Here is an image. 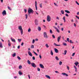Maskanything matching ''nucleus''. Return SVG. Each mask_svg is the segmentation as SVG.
Returning a JSON list of instances; mask_svg holds the SVG:
<instances>
[{
	"instance_id": "nucleus-45",
	"label": "nucleus",
	"mask_w": 79,
	"mask_h": 79,
	"mask_svg": "<svg viewBox=\"0 0 79 79\" xmlns=\"http://www.w3.org/2000/svg\"><path fill=\"white\" fill-rule=\"evenodd\" d=\"M35 42V40L34 39H33L32 40V44H34Z\"/></svg>"
},
{
	"instance_id": "nucleus-49",
	"label": "nucleus",
	"mask_w": 79,
	"mask_h": 79,
	"mask_svg": "<svg viewBox=\"0 0 79 79\" xmlns=\"http://www.w3.org/2000/svg\"><path fill=\"white\" fill-rule=\"evenodd\" d=\"M35 23H38V21L37 19H35Z\"/></svg>"
},
{
	"instance_id": "nucleus-42",
	"label": "nucleus",
	"mask_w": 79,
	"mask_h": 79,
	"mask_svg": "<svg viewBox=\"0 0 79 79\" xmlns=\"http://www.w3.org/2000/svg\"><path fill=\"white\" fill-rule=\"evenodd\" d=\"M25 16H26V19H27V14H26L25 15Z\"/></svg>"
},
{
	"instance_id": "nucleus-33",
	"label": "nucleus",
	"mask_w": 79,
	"mask_h": 79,
	"mask_svg": "<svg viewBox=\"0 0 79 79\" xmlns=\"http://www.w3.org/2000/svg\"><path fill=\"white\" fill-rule=\"evenodd\" d=\"M69 42H70V44H73L74 43V42H73V41H72L71 40H70Z\"/></svg>"
},
{
	"instance_id": "nucleus-64",
	"label": "nucleus",
	"mask_w": 79,
	"mask_h": 79,
	"mask_svg": "<svg viewBox=\"0 0 79 79\" xmlns=\"http://www.w3.org/2000/svg\"><path fill=\"white\" fill-rule=\"evenodd\" d=\"M75 22H76V23H78V21H77V20L76 19V20H75Z\"/></svg>"
},
{
	"instance_id": "nucleus-55",
	"label": "nucleus",
	"mask_w": 79,
	"mask_h": 79,
	"mask_svg": "<svg viewBox=\"0 0 79 79\" xmlns=\"http://www.w3.org/2000/svg\"><path fill=\"white\" fill-rule=\"evenodd\" d=\"M37 70H38V71H40V68H38Z\"/></svg>"
},
{
	"instance_id": "nucleus-8",
	"label": "nucleus",
	"mask_w": 79,
	"mask_h": 79,
	"mask_svg": "<svg viewBox=\"0 0 79 79\" xmlns=\"http://www.w3.org/2000/svg\"><path fill=\"white\" fill-rule=\"evenodd\" d=\"M40 66L41 68H42V69H44V66L42 64H40Z\"/></svg>"
},
{
	"instance_id": "nucleus-35",
	"label": "nucleus",
	"mask_w": 79,
	"mask_h": 79,
	"mask_svg": "<svg viewBox=\"0 0 79 79\" xmlns=\"http://www.w3.org/2000/svg\"><path fill=\"white\" fill-rule=\"evenodd\" d=\"M33 53H34V54H35V55H36V56H38V54H37V53L33 51Z\"/></svg>"
},
{
	"instance_id": "nucleus-53",
	"label": "nucleus",
	"mask_w": 79,
	"mask_h": 79,
	"mask_svg": "<svg viewBox=\"0 0 79 79\" xmlns=\"http://www.w3.org/2000/svg\"><path fill=\"white\" fill-rule=\"evenodd\" d=\"M32 59H33V60H35V57H34V56H33V57H32Z\"/></svg>"
},
{
	"instance_id": "nucleus-26",
	"label": "nucleus",
	"mask_w": 79,
	"mask_h": 79,
	"mask_svg": "<svg viewBox=\"0 0 79 79\" xmlns=\"http://www.w3.org/2000/svg\"><path fill=\"white\" fill-rule=\"evenodd\" d=\"M66 53H67V50H65L64 51V55H66Z\"/></svg>"
},
{
	"instance_id": "nucleus-61",
	"label": "nucleus",
	"mask_w": 79,
	"mask_h": 79,
	"mask_svg": "<svg viewBox=\"0 0 79 79\" xmlns=\"http://www.w3.org/2000/svg\"><path fill=\"white\" fill-rule=\"evenodd\" d=\"M55 73H58V74L59 73L58 71H55Z\"/></svg>"
},
{
	"instance_id": "nucleus-6",
	"label": "nucleus",
	"mask_w": 79,
	"mask_h": 79,
	"mask_svg": "<svg viewBox=\"0 0 79 79\" xmlns=\"http://www.w3.org/2000/svg\"><path fill=\"white\" fill-rule=\"evenodd\" d=\"M2 14L3 16H4V15H6V10H4L2 12Z\"/></svg>"
},
{
	"instance_id": "nucleus-41",
	"label": "nucleus",
	"mask_w": 79,
	"mask_h": 79,
	"mask_svg": "<svg viewBox=\"0 0 79 79\" xmlns=\"http://www.w3.org/2000/svg\"><path fill=\"white\" fill-rule=\"evenodd\" d=\"M18 40L19 42H21V39H18Z\"/></svg>"
},
{
	"instance_id": "nucleus-20",
	"label": "nucleus",
	"mask_w": 79,
	"mask_h": 79,
	"mask_svg": "<svg viewBox=\"0 0 79 79\" xmlns=\"http://www.w3.org/2000/svg\"><path fill=\"white\" fill-rule=\"evenodd\" d=\"M65 12H66V13H70V12L69 11V10H65Z\"/></svg>"
},
{
	"instance_id": "nucleus-52",
	"label": "nucleus",
	"mask_w": 79,
	"mask_h": 79,
	"mask_svg": "<svg viewBox=\"0 0 79 79\" xmlns=\"http://www.w3.org/2000/svg\"><path fill=\"white\" fill-rule=\"evenodd\" d=\"M54 4L55 6H58V5H57L55 3H54Z\"/></svg>"
},
{
	"instance_id": "nucleus-40",
	"label": "nucleus",
	"mask_w": 79,
	"mask_h": 79,
	"mask_svg": "<svg viewBox=\"0 0 79 79\" xmlns=\"http://www.w3.org/2000/svg\"><path fill=\"white\" fill-rule=\"evenodd\" d=\"M7 8L9 10H10V11H11V9L10 8V7L8 6Z\"/></svg>"
},
{
	"instance_id": "nucleus-58",
	"label": "nucleus",
	"mask_w": 79,
	"mask_h": 79,
	"mask_svg": "<svg viewBox=\"0 0 79 79\" xmlns=\"http://www.w3.org/2000/svg\"><path fill=\"white\" fill-rule=\"evenodd\" d=\"M74 27H76V24H75V23H74Z\"/></svg>"
},
{
	"instance_id": "nucleus-11",
	"label": "nucleus",
	"mask_w": 79,
	"mask_h": 79,
	"mask_svg": "<svg viewBox=\"0 0 79 79\" xmlns=\"http://www.w3.org/2000/svg\"><path fill=\"white\" fill-rule=\"evenodd\" d=\"M60 39H61V36H59L58 37V38H57L58 42H60Z\"/></svg>"
},
{
	"instance_id": "nucleus-37",
	"label": "nucleus",
	"mask_w": 79,
	"mask_h": 79,
	"mask_svg": "<svg viewBox=\"0 0 79 79\" xmlns=\"http://www.w3.org/2000/svg\"><path fill=\"white\" fill-rule=\"evenodd\" d=\"M50 32L51 34H53V31H52V30L51 29L50 30Z\"/></svg>"
},
{
	"instance_id": "nucleus-46",
	"label": "nucleus",
	"mask_w": 79,
	"mask_h": 79,
	"mask_svg": "<svg viewBox=\"0 0 79 79\" xmlns=\"http://www.w3.org/2000/svg\"><path fill=\"white\" fill-rule=\"evenodd\" d=\"M24 12L26 13L27 12V10L26 9H24Z\"/></svg>"
},
{
	"instance_id": "nucleus-54",
	"label": "nucleus",
	"mask_w": 79,
	"mask_h": 79,
	"mask_svg": "<svg viewBox=\"0 0 79 79\" xmlns=\"http://www.w3.org/2000/svg\"><path fill=\"white\" fill-rule=\"evenodd\" d=\"M75 2L77 4V5H79V4L78 3V2H77V1H76Z\"/></svg>"
},
{
	"instance_id": "nucleus-3",
	"label": "nucleus",
	"mask_w": 79,
	"mask_h": 79,
	"mask_svg": "<svg viewBox=\"0 0 79 79\" xmlns=\"http://www.w3.org/2000/svg\"><path fill=\"white\" fill-rule=\"evenodd\" d=\"M43 35L45 39H48V35H47V33L46 32H44L43 33Z\"/></svg>"
},
{
	"instance_id": "nucleus-62",
	"label": "nucleus",
	"mask_w": 79,
	"mask_h": 79,
	"mask_svg": "<svg viewBox=\"0 0 79 79\" xmlns=\"http://www.w3.org/2000/svg\"><path fill=\"white\" fill-rule=\"evenodd\" d=\"M23 45H24V43H22L21 44V45L22 46H23Z\"/></svg>"
},
{
	"instance_id": "nucleus-36",
	"label": "nucleus",
	"mask_w": 79,
	"mask_h": 79,
	"mask_svg": "<svg viewBox=\"0 0 79 79\" xmlns=\"http://www.w3.org/2000/svg\"><path fill=\"white\" fill-rule=\"evenodd\" d=\"M19 69H22V66L21 65H19Z\"/></svg>"
},
{
	"instance_id": "nucleus-4",
	"label": "nucleus",
	"mask_w": 79,
	"mask_h": 79,
	"mask_svg": "<svg viewBox=\"0 0 79 79\" xmlns=\"http://www.w3.org/2000/svg\"><path fill=\"white\" fill-rule=\"evenodd\" d=\"M47 20L48 22H50L51 21V17L49 15L47 16Z\"/></svg>"
},
{
	"instance_id": "nucleus-19",
	"label": "nucleus",
	"mask_w": 79,
	"mask_h": 79,
	"mask_svg": "<svg viewBox=\"0 0 79 79\" xmlns=\"http://www.w3.org/2000/svg\"><path fill=\"white\" fill-rule=\"evenodd\" d=\"M50 54L52 56L53 55V51L52 50H51Z\"/></svg>"
},
{
	"instance_id": "nucleus-60",
	"label": "nucleus",
	"mask_w": 79,
	"mask_h": 79,
	"mask_svg": "<svg viewBox=\"0 0 79 79\" xmlns=\"http://www.w3.org/2000/svg\"><path fill=\"white\" fill-rule=\"evenodd\" d=\"M74 68L75 69H77V67H76V66L74 65Z\"/></svg>"
},
{
	"instance_id": "nucleus-5",
	"label": "nucleus",
	"mask_w": 79,
	"mask_h": 79,
	"mask_svg": "<svg viewBox=\"0 0 79 79\" xmlns=\"http://www.w3.org/2000/svg\"><path fill=\"white\" fill-rule=\"evenodd\" d=\"M31 65L33 67V68H35L36 67V65L35 64V63H31Z\"/></svg>"
},
{
	"instance_id": "nucleus-63",
	"label": "nucleus",
	"mask_w": 79,
	"mask_h": 79,
	"mask_svg": "<svg viewBox=\"0 0 79 79\" xmlns=\"http://www.w3.org/2000/svg\"><path fill=\"white\" fill-rule=\"evenodd\" d=\"M76 18H77V19H79V17H78L77 16H76Z\"/></svg>"
},
{
	"instance_id": "nucleus-59",
	"label": "nucleus",
	"mask_w": 79,
	"mask_h": 79,
	"mask_svg": "<svg viewBox=\"0 0 79 79\" xmlns=\"http://www.w3.org/2000/svg\"><path fill=\"white\" fill-rule=\"evenodd\" d=\"M28 76L29 79H31V77H30V75H28Z\"/></svg>"
},
{
	"instance_id": "nucleus-28",
	"label": "nucleus",
	"mask_w": 79,
	"mask_h": 79,
	"mask_svg": "<svg viewBox=\"0 0 79 79\" xmlns=\"http://www.w3.org/2000/svg\"><path fill=\"white\" fill-rule=\"evenodd\" d=\"M16 56V53H15L12 54V56L13 57H15Z\"/></svg>"
},
{
	"instance_id": "nucleus-24",
	"label": "nucleus",
	"mask_w": 79,
	"mask_h": 79,
	"mask_svg": "<svg viewBox=\"0 0 79 79\" xmlns=\"http://www.w3.org/2000/svg\"><path fill=\"white\" fill-rule=\"evenodd\" d=\"M27 62L29 64H31V61L29 60H28Z\"/></svg>"
},
{
	"instance_id": "nucleus-17",
	"label": "nucleus",
	"mask_w": 79,
	"mask_h": 79,
	"mask_svg": "<svg viewBox=\"0 0 79 79\" xmlns=\"http://www.w3.org/2000/svg\"><path fill=\"white\" fill-rule=\"evenodd\" d=\"M75 65H76V66H77V65L79 64V62H77L74 63Z\"/></svg>"
},
{
	"instance_id": "nucleus-9",
	"label": "nucleus",
	"mask_w": 79,
	"mask_h": 79,
	"mask_svg": "<svg viewBox=\"0 0 79 79\" xmlns=\"http://www.w3.org/2000/svg\"><path fill=\"white\" fill-rule=\"evenodd\" d=\"M53 27L55 29H56V31L58 33H60V31L56 27Z\"/></svg>"
},
{
	"instance_id": "nucleus-18",
	"label": "nucleus",
	"mask_w": 79,
	"mask_h": 79,
	"mask_svg": "<svg viewBox=\"0 0 79 79\" xmlns=\"http://www.w3.org/2000/svg\"><path fill=\"white\" fill-rule=\"evenodd\" d=\"M61 13L62 15H64V10H61Z\"/></svg>"
},
{
	"instance_id": "nucleus-13",
	"label": "nucleus",
	"mask_w": 79,
	"mask_h": 79,
	"mask_svg": "<svg viewBox=\"0 0 79 79\" xmlns=\"http://www.w3.org/2000/svg\"><path fill=\"white\" fill-rule=\"evenodd\" d=\"M45 76L46 77V78H48V79H50L51 78L48 75H46Z\"/></svg>"
},
{
	"instance_id": "nucleus-34",
	"label": "nucleus",
	"mask_w": 79,
	"mask_h": 79,
	"mask_svg": "<svg viewBox=\"0 0 79 79\" xmlns=\"http://www.w3.org/2000/svg\"><path fill=\"white\" fill-rule=\"evenodd\" d=\"M45 46L47 48H48L49 47V46H48V45L47 44H46Z\"/></svg>"
},
{
	"instance_id": "nucleus-38",
	"label": "nucleus",
	"mask_w": 79,
	"mask_h": 79,
	"mask_svg": "<svg viewBox=\"0 0 79 79\" xmlns=\"http://www.w3.org/2000/svg\"><path fill=\"white\" fill-rule=\"evenodd\" d=\"M31 48H34V45H31Z\"/></svg>"
},
{
	"instance_id": "nucleus-12",
	"label": "nucleus",
	"mask_w": 79,
	"mask_h": 79,
	"mask_svg": "<svg viewBox=\"0 0 79 79\" xmlns=\"http://www.w3.org/2000/svg\"><path fill=\"white\" fill-rule=\"evenodd\" d=\"M62 74L63 76H68V74L65 73H62Z\"/></svg>"
},
{
	"instance_id": "nucleus-2",
	"label": "nucleus",
	"mask_w": 79,
	"mask_h": 79,
	"mask_svg": "<svg viewBox=\"0 0 79 79\" xmlns=\"http://www.w3.org/2000/svg\"><path fill=\"white\" fill-rule=\"evenodd\" d=\"M18 29L20 31L21 35L23 34V29L22 28V26H19L18 27Z\"/></svg>"
},
{
	"instance_id": "nucleus-32",
	"label": "nucleus",
	"mask_w": 79,
	"mask_h": 79,
	"mask_svg": "<svg viewBox=\"0 0 79 79\" xmlns=\"http://www.w3.org/2000/svg\"><path fill=\"white\" fill-rule=\"evenodd\" d=\"M63 20H64V22H66V20L65 19V16H64L63 18Z\"/></svg>"
},
{
	"instance_id": "nucleus-56",
	"label": "nucleus",
	"mask_w": 79,
	"mask_h": 79,
	"mask_svg": "<svg viewBox=\"0 0 79 79\" xmlns=\"http://www.w3.org/2000/svg\"><path fill=\"white\" fill-rule=\"evenodd\" d=\"M74 55H75V53H73V54H72V56H74Z\"/></svg>"
},
{
	"instance_id": "nucleus-43",
	"label": "nucleus",
	"mask_w": 79,
	"mask_h": 79,
	"mask_svg": "<svg viewBox=\"0 0 79 79\" xmlns=\"http://www.w3.org/2000/svg\"><path fill=\"white\" fill-rule=\"evenodd\" d=\"M67 40L68 42H69V38H67Z\"/></svg>"
},
{
	"instance_id": "nucleus-48",
	"label": "nucleus",
	"mask_w": 79,
	"mask_h": 79,
	"mask_svg": "<svg viewBox=\"0 0 79 79\" xmlns=\"http://www.w3.org/2000/svg\"><path fill=\"white\" fill-rule=\"evenodd\" d=\"M65 16L67 17H68V16H69V15H68V14H65Z\"/></svg>"
},
{
	"instance_id": "nucleus-1",
	"label": "nucleus",
	"mask_w": 79,
	"mask_h": 79,
	"mask_svg": "<svg viewBox=\"0 0 79 79\" xmlns=\"http://www.w3.org/2000/svg\"><path fill=\"white\" fill-rule=\"evenodd\" d=\"M28 14L30 15L31 13H32L33 14V13H34V10H32V9H31V8H28Z\"/></svg>"
},
{
	"instance_id": "nucleus-15",
	"label": "nucleus",
	"mask_w": 79,
	"mask_h": 79,
	"mask_svg": "<svg viewBox=\"0 0 79 79\" xmlns=\"http://www.w3.org/2000/svg\"><path fill=\"white\" fill-rule=\"evenodd\" d=\"M35 6L36 10H37V1H35Z\"/></svg>"
},
{
	"instance_id": "nucleus-22",
	"label": "nucleus",
	"mask_w": 79,
	"mask_h": 79,
	"mask_svg": "<svg viewBox=\"0 0 79 79\" xmlns=\"http://www.w3.org/2000/svg\"><path fill=\"white\" fill-rule=\"evenodd\" d=\"M55 59L57 60V61H58V60H59V58L57 56L55 57Z\"/></svg>"
},
{
	"instance_id": "nucleus-25",
	"label": "nucleus",
	"mask_w": 79,
	"mask_h": 79,
	"mask_svg": "<svg viewBox=\"0 0 79 79\" xmlns=\"http://www.w3.org/2000/svg\"><path fill=\"white\" fill-rule=\"evenodd\" d=\"M19 75H22L23 73H21V71H19Z\"/></svg>"
},
{
	"instance_id": "nucleus-16",
	"label": "nucleus",
	"mask_w": 79,
	"mask_h": 79,
	"mask_svg": "<svg viewBox=\"0 0 79 79\" xmlns=\"http://www.w3.org/2000/svg\"><path fill=\"white\" fill-rule=\"evenodd\" d=\"M38 31H41V28L40 27H38Z\"/></svg>"
},
{
	"instance_id": "nucleus-30",
	"label": "nucleus",
	"mask_w": 79,
	"mask_h": 79,
	"mask_svg": "<svg viewBox=\"0 0 79 79\" xmlns=\"http://www.w3.org/2000/svg\"><path fill=\"white\" fill-rule=\"evenodd\" d=\"M40 8H42V4L40 3Z\"/></svg>"
},
{
	"instance_id": "nucleus-57",
	"label": "nucleus",
	"mask_w": 79,
	"mask_h": 79,
	"mask_svg": "<svg viewBox=\"0 0 79 79\" xmlns=\"http://www.w3.org/2000/svg\"><path fill=\"white\" fill-rule=\"evenodd\" d=\"M67 68L68 70H69V67L68 66H67Z\"/></svg>"
},
{
	"instance_id": "nucleus-39",
	"label": "nucleus",
	"mask_w": 79,
	"mask_h": 79,
	"mask_svg": "<svg viewBox=\"0 0 79 79\" xmlns=\"http://www.w3.org/2000/svg\"><path fill=\"white\" fill-rule=\"evenodd\" d=\"M63 45H64V46H66V45H67V44L65 43H63Z\"/></svg>"
},
{
	"instance_id": "nucleus-23",
	"label": "nucleus",
	"mask_w": 79,
	"mask_h": 79,
	"mask_svg": "<svg viewBox=\"0 0 79 79\" xmlns=\"http://www.w3.org/2000/svg\"><path fill=\"white\" fill-rule=\"evenodd\" d=\"M54 45H55V46H60V45H61L60 44H56V43H54Z\"/></svg>"
},
{
	"instance_id": "nucleus-44",
	"label": "nucleus",
	"mask_w": 79,
	"mask_h": 79,
	"mask_svg": "<svg viewBox=\"0 0 79 79\" xmlns=\"http://www.w3.org/2000/svg\"><path fill=\"white\" fill-rule=\"evenodd\" d=\"M52 37L53 39H55V35H52Z\"/></svg>"
},
{
	"instance_id": "nucleus-27",
	"label": "nucleus",
	"mask_w": 79,
	"mask_h": 79,
	"mask_svg": "<svg viewBox=\"0 0 79 79\" xmlns=\"http://www.w3.org/2000/svg\"><path fill=\"white\" fill-rule=\"evenodd\" d=\"M31 31V29L30 28H29L28 30V32H30Z\"/></svg>"
},
{
	"instance_id": "nucleus-31",
	"label": "nucleus",
	"mask_w": 79,
	"mask_h": 79,
	"mask_svg": "<svg viewBox=\"0 0 79 79\" xmlns=\"http://www.w3.org/2000/svg\"><path fill=\"white\" fill-rule=\"evenodd\" d=\"M17 58L19 60H21V58L19 56H17Z\"/></svg>"
},
{
	"instance_id": "nucleus-10",
	"label": "nucleus",
	"mask_w": 79,
	"mask_h": 79,
	"mask_svg": "<svg viewBox=\"0 0 79 79\" xmlns=\"http://www.w3.org/2000/svg\"><path fill=\"white\" fill-rule=\"evenodd\" d=\"M10 39L13 42H16V40H15V39H12V38H10Z\"/></svg>"
},
{
	"instance_id": "nucleus-47",
	"label": "nucleus",
	"mask_w": 79,
	"mask_h": 79,
	"mask_svg": "<svg viewBox=\"0 0 79 79\" xmlns=\"http://www.w3.org/2000/svg\"><path fill=\"white\" fill-rule=\"evenodd\" d=\"M39 57L40 58V59H42V56L40 55V54L39 55Z\"/></svg>"
},
{
	"instance_id": "nucleus-7",
	"label": "nucleus",
	"mask_w": 79,
	"mask_h": 79,
	"mask_svg": "<svg viewBox=\"0 0 79 79\" xmlns=\"http://www.w3.org/2000/svg\"><path fill=\"white\" fill-rule=\"evenodd\" d=\"M28 55L30 56H32V53L30 51H28Z\"/></svg>"
},
{
	"instance_id": "nucleus-50",
	"label": "nucleus",
	"mask_w": 79,
	"mask_h": 79,
	"mask_svg": "<svg viewBox=\"0 0 79 79\" xmlns=\"http://www.w3.org/2000/svg\"><path fill=\"white\" fill-rule=\"evenodd\" d=\"M56 19H57V20H60V18L59 17H57L56 18Z\"/></svg>"
},
{
	"instance_id": "nucleus-29",
	"label": "nucleus",
	"mask_w": 79,
	"mask_h": 79,
	"mask_svg": "<svg viewBox=\"0 0 79 79\" xmlns=\"http://www.w3.org/2000/svg\"><path fill=\"white\" fill-rule=\"evenodd\" d=\"M63 63L61 61H60L59 62V65H61Z\"/></svg>"
},
{
	"instance_id": "nucleus-21",
	"label": "nucleus",
	"mask_w": 79,
	"mask_h": 79,
	"mask_svg": "<svg viewBox=\"0 0 79 79\" xmlns=\"http://www.w3.org/2000/svg\"><path fill=\"white\" fill-rule=\"evenodd\" d=\"M0 47L1 48H3V46H2V42H0Z\"/></svg>"
},
{
	"instance_id": "nucleus-14",
	"label": "nucleus",
	"mask_w": 79,
	"mask_h": 79,
	"mask_svg": "<svg viewBox=\"0 0 79 79\" xmlns=\"http://www.w3.org/2000/svg\"><path fill=\"white\" fill-rule=\"evenodd\" d=\"M54 50H55V52H56V53H58V49H57L55 48L54 49Z\"/></svg>"
},
{
	"instance_id": "nucleus-51",
	"label": "nucleus",
	"mask_w": 79,
	"mask_h": 79,
	"mask_svg": "<svg viewBox=\"0 0 79 79\" xmlns=\"http://www.w3.org/2000/svg\"><path fill=\"white\" fill-rule=\"evenodd\" d=\"M35 23V25H36V26H38V22H36Z\"/></svg>"
}]
</instances>
